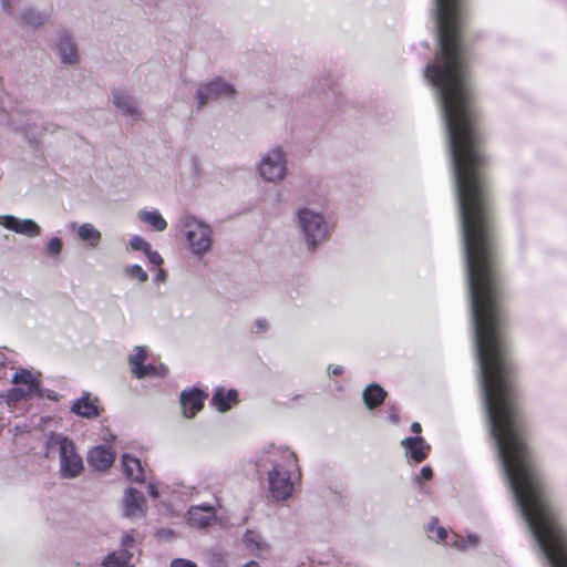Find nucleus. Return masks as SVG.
Returning <instances> with one entry per match:
<instances>
[{
	"label": "nucleus",
	"mask_w": 567,
	"mask_h": 567,
	"mask_svg": "<svg viewBox=\"0 0 567 567\" xmlns=\"http://www.w3.org/2000/svg\"><path fill=\"white\" fill-rule=\"evenodd\" d=\"M297 225L306 250L310 254L316 252L321 245L327 243L333 230L323 214L309 207H301L297 210Z\"/></svg>",
	"instance_id": "1"
},
{
	"label": "nucleus",
	"mask_w": 567,
	"mask_h": 567,
	"mask_svg": "<svg viewBox=\"0 0 567 567\" xmlns=\"http://www.w3.org/2000/svg\"><path fill=\"white\" fill-rule=\"evenodd\" d=\"M45 446L50 451L58 450L60 458L59 474L62 478H75L83 472V460L70 437L62 433L51 432L47 437Z\"/></svg>",
	"instance_id": "2"
},
{
	"label": "nucleus",
	"mask_w": 567,
	"mask_h": 567,
	"mask_svg": "<svg viewBox=\"0 0 567 567\" xmlns=\"http://www.w3.org/2000/svg\"><path fill=\"white\" fill-rule=\"evenodd\" d=\"M281 457L282 462H274L268 472L269 491L277 501L288 499L292 495L291 470L298 467L297 455L292 451L284 450Z\"/></svg>",
	"instance_id": "3"
},
{
	"label": "nucleus",
	"mask_w": 567,
	"mask_h": 567,
	"mask_svg": "<svg viewBox=\"0 0 567 567\" xmlns=\"http://www.w3.org/2000/svg\"><path fill=\"white\" fill-rule=\"evenodd\" d=\"M259 176L267 183L280 184L288 175V155L282 146L269 148L257 164Z\"/></svg>",
	"instance_id": "4"
},
{
	"label": "nucleus",
	"mask_w": 567,
	"mask_h": 567,
	"mask_svg": "<svg viewBox=\"0 0 567 567\" xmlns=\"http://www.w3.org/2000/svg\"><path fill=\"white\" fill-rule=\"evenodd\" d=\"M183 225L186 228V238L192 252L198 257L204 256L213 244L210 226L192 215L184 217Z\"/></svg>",
	"instance_id": "5"
},
{
	"label": "nucleus",
	"mask_w": 567,
	"mask_h": 567,
	"mask_svg": "<svg viewBox=\"0 0 567 567\" xmlns=\"http://www.w3.org/2000/svg\"><path fill=\"white\" fill-rule=\"evenodd\" d=\"M236 94L234 85L221 78L200 84L196 91L197 107L221 99H233Z\"/></svg>",
	"instance_id": "6"
},
{
	"label": "nucleus",
	"mask_w": 567,
	"mask_h": 567,
	"mask_svg": "<svg viewBox=\"0 0 567 567\" xmlns=\"http://www.w3.org/2000/svg\"><path fill=\"white\" fill-rule=\"evenodd\" d=\"M193 0H144V12L157 21L173 18L192 4Z\"/></svg>",
	"instance_id": "7"
},
{
	"label": "nucleus",
	"mask_w": 567,
	"mask_h": 567,
	"mask_svg": "<svg viewBox=\"0 0 567 567\" xmlns=\"http://www.w3.org/2000/svg\"><path fill=\"white\" fill-rule=\"evenodd\" d=\"M207 398L208 394L197 386L183 390L179 394L183 415L186 419H193L204 408Z\"/></svg>",
	"instance_id": "8"
},
{
	"label": "nucleus",
	"mask_w": 567,
	"mask_h": 567,
	"mask_svg": "<svg viewBox=\"0 0 567 567\" xmlns=\"http://www.w3.org/2000/svg\"><path fill=\"white\" fill-rule=\"evenodd\" d=\"M0 226L29 238L38 237L41 234V227L31 218L21 219L13 215H0Z\"/></svg>",
	"instance_id": "9"
},
{
	"label": "nucleus",
	"mask_w": 567,
	"mask_h": 567,
	"mask_svg": "<svg viewBox=\"0 0 567 567\" xmlns=\"http://www.w3.org/2000/svg\"><path fill=\"white\" fill-rule=\"evenodd\" d=\"M55 49L62 64L74 65L79 63L78 45L69 31L62 30L59 32Z\"/></svg>",
	"instance_id": "10"
},
{
	"label": "nucleus",
	"mask_w": 567,
	"mask_h": 567,
	"mask_svg": "<svg viewBox=\"0 0 567 567\" xmlns=\"http://www.w3.org/2000/svg\"><path fill=\"white\" fill-rule=\"evenodd\" d=\"M146 514V498L142 492L128 487L123 497V515L127 518L144 517Z\"/></svg>",
	"instance_id": "11"
},
{
	"label": "nucleus",
	"mask_w": 567,
	"mask_h": 567,
	"mask_svg": "<svg viewBox=\"0 0 567 567\" xmlns=\"http://www.w3.org/2000/svg\"><path fill=\"white\" fill-rule=\"evenodd\" d=\"M401 446L404 449L406 458L415 463H421L426 460L431 450L430 444H427L420 435L403 439L401 441Z\"/></svg>",
	"instance_id": "12"
},
{
	"label": "nucleus",
	"mask_w": 567,
	"mask_h": 567,
	"mask_svg": "<svg viewBox=\"0 0 567 567\" xmlns=\"http://www.w3.org/2000/svg\"><path fill=\"white\" fill-rule=\"evenodd\" d=\"M216 519L215 507L210 504L204 503L200 505H193L187 512V522L190 526L197 528H206Z\"/></svg>",
	"instance_id": "13"
},
{
	"label": "nucleus",
	"mask_w": 567,
	"mask_h": 567,
	"mask_svg": "<svg viewBox=\"0 0 567 567\" xmlns=\"http://www.w3.org/2000/svg\"><path fill=\"white\" fill-rule=\"evenodd\" d=\"M86 461L95 471L103 472L113 465L115 453L110 446L97 445L89 451Z\"/></svg>",
	"instance_id": "14"
},
{
	"label": "nucleus",
	"mask_w": 567,
	"mask_h": 567,
	"mask_svg": "<svg viewBox=\"0 0 567 567\" xmlns=\"http://www.w3.org/2000/svg\"><path fill=\"white\" fill-rule=\"evenodd\" d=\"M239 402V392L236 389L226 390L224 386H216L210 399V404L220 413L228 412Z\"/></svg>",
	"instance_id": "15"
},
{
	"label": "nucleus",
	"mask_w": 567,
	"mask_h": 567,
	"mask_svg": "<svg viewBox=\"0 0 567 567\" xmlns=\"http://www.w3.org/2000/svg\"><path fill=\"white\" fill-rule=\"evenodd\" d=\"M95 401L96 399L92 400L91 393L84 392L81 398L73 402L71 412L84 419H95L100 416V408Z\"/></svg>",
	"instance_id": "16"
},
{
	"label": "nucleus",
	"mask_w": 567,
	"mask_h": 567,
	"mask_svg": "<svg viewBox=\"0 0 567 567\" xmlns=\"http://www.w3.org/2000/svg\"><path fill=\"white\" fill-rule=\"evenodd\" d=\"M113 103L123 115L132 116L134 120H138L141 117V111L132 95L114 91Z\"/></svg>",
	"instance_id": "17"
},
{
	"label": "nucleus",
	"mask_w": 567,
	"mask_h": 567,
	"mask_svg": "<svg viewBox=\"0 0 567 567\" xmlns=\"http://www.w3.org/2000/svg\"><path fill=\"white\" fill-rule=\"evenodd\" d=\"M122 464L124 474L136 483H143L145 481L144 468L142 467L141 461L132 456L128 453L122 455Z\"/></svg>",
	"instance_id": "18"
},
{
	"label": "nucleus",
	"mask_w": 567,
	"mask_h": 567,
	"mask_svg": "<svg viewBox=\"0 0 567 567\" xmlns=\"http://www.w3.org/2000/svg\"><path fill=\"white\" fill-rule=\"evenodd\" d=\"M76 228L79 238L86 243L91 248H96L102 239V234L99 229H96L92 224L84 223L80 226H76L75 223L70 225V229Z\"/></svg>",
	"instance_id": "19"
},
{
	"label": "nucleus",
	"mask_w": 567,
	"mask_h": 567,
	"mask_svg": "<svg viewBox=\"0 0 567 567\" xmlns=\"http://www.w3.org/2000/svg\"><path fill=\"white\" fill-rule=\"evenodd\" d=\"M386 391L378 383L369 384L362 392V399L369 410L379 408L386 398Z\"/></svg>",
	"instance_id": "20"
},
{
	"label": "nucleus",
	"mask_w": 567,
	"mask_h": 567,
	"mask_svg": "<svg viewBox=\"0 0 567 567\" xmlns=\"http://www.w3.org/2000/svg\"><path fill=\"white\" fill-rule=\"evenodd\" d=\"M49 19V13L33 8L25 9L19 17L18 22L24 25L38 28L43 25Z\"/></svg>",
	"instance_id": "21"
},
{
	"label": "nucleus",
	"mask_w": 567,
	"mask_h": 567,
	"mask_svg": "<svg viewBox=\"0 0 567 567\" xmlns=\"http://www.w3.org/2000/svg\"><path fill=\"white\" fill-rule=\"evenodd\" d=\"M168 368L165 364H143L142 367L132 368V373L136 379H144L146 377L165 378L168 374Z\"/></svg>",
	"instance_id": "22"
},
{
	"label": "nucleus",
	"mask_w": 567,
	"mask_h": 567,
	"mask_svg": "<svg viewBox=\"0 0 567 567\" xmlns=\"http://www.w3.org/2000/svg\"><path fill=\"white\" fill-rule=\"evenodd\" d=\"M35 390L30 386H13L9 389L3 396L9 405H14L20 401L34 398Z\"/></svg>",
	"instance_id": "23"
},
{
	"label": "nucleus",
	"mask_w": 567,
	"mask_h": 567,
	"mask_svg": "<svg viewBox=\"0 0 567 567\" xmlns=\"http://www.w3.org/2000/svg\"><path fill=\"white\" fill-rule=\"evenodd\" d=\"M138 217L141 221L150 225L156 231H164L167 227L166 220L157 210H141Z\"/></svg>",
	"instance_id": "24"
},
{
	"label": "nucleus",
	"mask_w": 567,
	"mask_h": 567,
	"mask_svg": "<svg viewBox=\"0 0 567 567\" xmlns=\"http://www.w3.org/2000/svg\"><path fill=\"white\" fill-rule=\"evenodd\" d=\"M208 567H228L227 553L220 547H212L205 551Z\"/></svg>",
	"instance_id": "25"
},
{
	"label": "nucleus",
	"mask_w": 567,
	"mask_h": 567,
	"mask_svg": "<svg viewBox=\"0 0 567 567\" xmlns=\"http://www.w3.org/2000/svg\"><path fill=\"white\" fill-rule=\"evenodd\" d=\"M40 380L32 375V373L29 370L21 369L20 371H17L11 379V382L13 384H22L25 386H30L33 390H37V384Z\"/></svg>",
	"instance_id": "26"
},
{
	"label": "nucleus",
	"mask_w": 567,
	"mask_h": 567,
	"mask_svg": "<svg viewBox=\"0 0 567 567\" xmlns=\"http://www.w3.org/2000/svg\"><path fill=\"white\" fill-rule=\"evenodd\" d=\"M427 537L432 540H444L447 537V530L445 527L439 525V519L432 517L426 525Z\"/></svg>",
	"instance_id": "27"
},
{
	"label": "nucleus",
	"mask_w": 567,
	"mask_h": 567,
	"mask_svg": "<svg viewBox=\"0 0 567 567\" xmlns=\"http://www.w3.org/2000/svg\"><path fill=\"white\" fill-rule=\"evenodd\" d=\"M244 542L251 551H258L261 549V537L254 530H246L244 534Z\"/></svg>",
	"instance_id": "28"
},
{
	"label": "nucleus",
	"mask_w": 567,
	"mask_h": 567,
	"mask_svg": "<svg viewBox=\"0 0 567 567\" xmlns=\"http://www.w3.org/2000/svg\"><path fill=\"white\" fill-rule=\"evenodd\" d=\"M63 249V241L59 237H52L45 247V254L50 257H58Z\"/></svg>",
	"instance_id": "29"
},
{
	"label": "nucleus",
	"mask_w": 567,
	"mask_h": 567,
	"mask_svg": "<svg viewBox=\"0 0 567 567\" xmlns=\"http://www.w3.org/2000/svg\"><path fill=\"white\" fill-rule=\"evenodd\" d=\"M147 352L143 347H136L134 354L130 355L128 362L132 368L142 367L146 360Z\"/></svg>",
	"instance_id": "30"
},
{
	"label": "nucleus",
	"mask_w": 567,
	"mask_h": 567,
	"mask_svg": "<svg viewBox=\"0 0 567 567\" xmlns=\"http://www.w3.org/2000/svg\"><path fill=\"white\" fill-rule=\"evenodd\" d=\"M34 396L39 398V399H48L51 401H59L61 398V395L59 393H56L55 391L41 388L40 381L37 384V390H35Z\"/></svg>",
	"instance_id": "31"
},
{
	"label": "nucleus",
	"mask_w": 567,
	"mask_h": 567,
	"mask_svg": "<svg viewBox=\"0 0 567 567\" xmlns=\"http://www.w3.org/2000/svg\"><path fill=\"white\" fill-rule=\"evenodd\" d=\"M126 274L131 277V278H136L138 279L141 282H145L148 280V275L146 271L143 270V268L140 266V265H131V266H127L126 269H125Z\"/></svg>",
	"instance_id": "32"
},
{
	"label": "nucleus",
	"mask_w": 567,
	"mask_h": 567,
	"mask_svg": "<svg viewBox=\"0 0 567 567\" xmlns=\"http://www.w3.org/2000/svg\"><path fill=\"white\" fill-rule=\"evenodd\" d=\"M130 246L133 250L143 251L145 252L148 250V247L151 246L150 243H147L143 237L138 235H134L130 239Z\"/></svg>",
	"instance_id": "33"
},
{
	"label": "nucleus",
	"mask_w": 567,
	"mask_h": 567,
	"mask_svg": "<svg viewBox=\"0 0 567 567\" xmlns=\"http://www.w3.org/2000/svg\"><path fill=\"white\" fill-rule=\"evenodd\" d=\"M477 544H478V536L474 535V534H470V535H467L466 538L461 539L460 542H456L455 546L460 550H465L470 547H475Z\"/></svg>",
	"instance_id": "34"
},
{
	"label": "nucleus",
	"mask_w": 567,
	"mask_h": 567,
	"mask_svg": "<svg viewBox=\"0 0 567 567\" xmlns=\"http://www.w3.org/2000/svg\"><path fill=\"white\" fill-rule=\"evenodd\" d=\"M135 530L131 529L130 532H126L121 540V545L123 548L131 549L135 546Z\"/></svg>",
	"instance_id": "35"
},
{
	"label": "nucleus",
	"mask_w": 567,
	"mask_h": 567,
	"mask_svg": "<svg viewBox=\"0 0 567 567\" xmlns=\"http://www.w3.org/2000/svg\"><path fill=\"white\" fill-rule=\"evenodd\" d=\"M433 477V470L430 465H425L421 468L420 474L415 477V482L421 484V481H430Z\"/></svg>",
	"instance_id": "36"
},
{
	"label": "nucleus",
	"mask_w": 567,
	"mask_h": 567,
	"mask_svg": "<svg viewBox=\"0 0 567 567\" xmlns=\"http://www.w3.org/2000/svg\"><path fill=\"white\" fill-rule=\"evenodd\" d=\"M144 254H145V256L147 257V259L150 260L151 264L157 265V266L163 264L162 256L157 251L152 250L151 246L148 247V250H146Z\"/></svg>",
	"instance_id": "37"
},
{
	"label": "nucleus",
	"mask_w": 567,
	"mask_h": 567,
	"mask_svg": "<svg viewBox=\"0 0 567 567\" xmlns=\"http://www.w3.org/2000/svg\"><path fill=\"white\" fill-rule=\"evenodd\" d=\"M116 553H117V557L120 558V560H123L124 566L131 567L130 561L133 558V553L126 548H122V550L116 551Z\"/></svg>",
	"instance_id": "38"
},
{
	"label": "nucleus",
	"mask_w": 567,
	"mask_h": 567,
	"mask_svg": "<svg viewBox=\"0 0 567 567\" xmlns=\"http://www.w3.org/2000/svg\"><path fill=\"white\" fill-rule=\"evenodd\" d=\"M171 567H197V565L186 558H175L171 561Z\"/></svg>",
	"instance_id": "39"
},
{
	"label": "nucleus",
	"mask_w": 567,
	"mask_h": 567,
	"mask_svg": "<svg viewBox=\"0 0 567 567\" xmlns=\"http://www.w3.org/2000/svg\"><path fill=\"white\" fill-rule=\"evenodd\" d=\"M344 372V369L342 365L338 364H329L328 365V373L329 375L339 377Z\"/></svg>",
	"instance_id": "40"
},
{
	"label": "nucleus",
	"mask_w": 567,
	"mask_h": 567,
	"mask_svg": "<svg viewBox=\"0 0 567 567\" xmlns=\"http://www.w3.org/2000/svg\"><path fill=\"white\" fill-rule=\"evenodd\" d=\"M389 420L393 424H398L400 422V416L395 411L394 406H391L389 410Z\"/></svg>",
	"instance_id": "41"
},
{
	"label": "nucleus",
	"mask_w": 567,
	"mask_h": 567,
	"mask_svg": "<svg viewBox=\"0 0 567 567\" xmlns=\"http://www.w3.org/2000/svg\"><path fill=\"white\" fill-rule=\"evenodd\" d=\"M332 501L333 502L334 501L338 502L342 506L346 505V497L342 495L341 491H338V489L333 491V498H332Z\"/></svg>",
	"instance_id": "42"
},
{
	"label": "nucleus",
	"mask_w": 567,
	"mask_h": 567,
	"mask_svg": "<svg viewBox=\"0 0 567 567\" xmlns=\"http://www.w3.org/2000/svg\"><path fill=\"white\" fill-rule=\"evenodd\" d=\"M147 493L152 498H157L159 496L158 488L155 484L150 483L147 486Z\"/></svg>",
	"instance_id": "43"
},
{
	"label": "nucleus",
	"mask_w": 567,
	"mask_h": 567,
	"mask_svg": "<svg viewBox=\"0 0 567 567\" xmlns=\"http://www.w3.org/2000/svg\"><path fill=\"white\" fill-rule=\"evenodd\" d=\"M0 4H1L2 10L7 14H12V3H11V0H0Z\"/></svg>",
	"instance_id": "44"
},
{
	"label": "nucleus",
	"mask_w": 567,
	"mask_h": 567,
	"mask_svg": "<svg viewBox=\"0 0 567 567\" xmlns=\"http://www.w3.org/2000/svg\"><path fill=\"white\" fill-rule=\"evenodd\" d=\"M256 327L259 331H266L268 329V322L265 319H258L256 321Z\"/></svg>",
	"instance_id": "45"
},
{
	"label": "nucleus",
	"mask_w": 567,
	"mask_h": 567,
	"mask_svg": "<svg viewBox=\"0 0 567 567\" xmlns=\"http://www.w3.org/2000/svg\"><path fill=\"white\" fill-rule=\"evenodd\" d=\"M411 431L415 434H419L422 431V426L419 422H413L411 424Z\"/></svg>",
	"instance_id": "46"
},
{
	"label": "nucleus",
	"mask_w": 567,
	"mask_h": 567,
	"mask_svg": "<svg viewBox=\"0 0 567 567\" xmlns=\"http://www.w3.org/2000/svg\"><path fill=\"white\" fill-rule=\"evenodd\" d=\"M166 278V274L163 269H159L158 274L156 275V278L155 280L156 281H162V280H165Z\"/></svg>",
	"instance_id": "47"
},
{
	"label": "nucleus",
	"mask_w": 567,
	"mask_h": 567,
	"mask_svg": "<svg viewBox=\"0 0 567 567\" xmlns=\"http://www.w3.org/2000/svg\"><path fill=\"white\" fill-rule=\"evenodd\" d=\"M244 567H260V566L257 561L250 560L249 563L245 564Z\"/></svg>",
	"instance_id": "48"
},
{
	"label": "nucleus",
	"mask_w": 567,
	"mask_h": 567,
	"mask_svg": "<svg viewBox=\"0 0 567 567\" xmlns=\"http://www.w3.org/2000/svg\"><path fill=\"white\" fill-rule=\"evenodd\" d=\"M14 130H16V131H18V130H21V131H22V130H23V126L14 127Z\"/></svg>",
	"instance_id": "49"
},
{
	"label": "nucleus",
	"mask_w": 567,
	"mask_h": 567,
	"mask_svg": "<svg viewBox=\"0 0 567 567\" xmlns=\"http://www.w3.org/2000/svg\"><path fill=\"white\" fill-rule=\"evenodd\" d=\"M0 364H3L2 358L0 357Z\"/></svg>",
	"instance_id": "50"
}]
</instances>
